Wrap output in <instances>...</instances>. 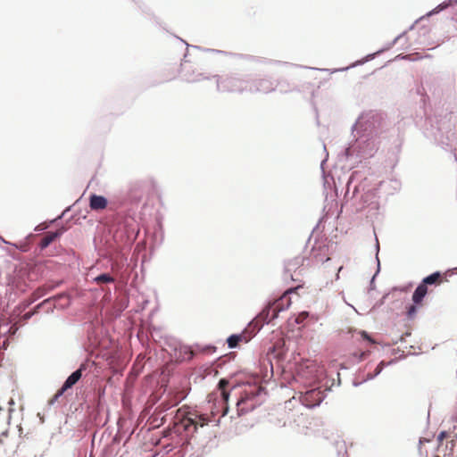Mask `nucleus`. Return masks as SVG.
<instances>
[{
	"mask_svg": "<svg viewBox=\"0 0 457 457\" xmlns=\"http://www.w3.org/2000/svg\"><path fill=\"white\" fill-rule=\"evenodd\" d=\"M446 281L447 275L445 273L441 274L440 272H434L431 275L426 277L422 280V284H425V287H427L428 285H440Z\"/></svg>",
	"mask_w": 457,
	"mask_h": 457,
	"instance_id": "obj_6",
	"label": "nucleus"
},
{
	"mask_svg": "<svg viewBox=\"0 0 457 457\" xmlns=\"http://www.w3.org/2000/svg\"><path fill=\"white\" fill-rule=\"evenodd\" d=\"M291 292V289L287 290L282 296L278 299L275 300L273 303L274 310H277L278 312L286 310L291 304L290 298L288 294Z\"/></svg>",
	"mask_w": 457,
	"mask_h": 457,
	"instance_id": "obj_5",
	"label": "nucleus"
},
{
	"mask_svg": "<svg viewBox=\"0 0 457 457\" xmlns=\"http://www.w3.org/2000/svg\"><path fill=\"white\" fill-rule=\"evenodd\" d=\"M307 317H308V313L307 312H302L296 318V322L297 323H302Z\"/></svg>",
	"mask_w": 457,
	"mask_h": 457,
	"instance_id": "obj_16",
	"label": "nucleus"
},
{
	"mask_svg": "<svg viewBox=\"0 0 457 457\" xmlns=\"http://www.w3.org/2000/svg\"><path fill=\"white\" fill-rule=\"evenodd\" d=\"M300 402L305 407L312 408L314 406V390H308L302 394L300 396Z\"/></svg>",
	"mask_w": 457,
	"mask_h": 457,
	"instance_id": "obj_10",
	"label": "nucleus"
},
{
	"mask_svg": "<svg viewBox=\"0 0 457 457\" xmlns=\"http://www.w3.org/2000/svg\"><path fill=\"white\" fill-rule=\"evenodd\" d=\"M62 234L61 230H57L55 232H47L39 243V247L41 249L46 248L52 242H54L57 237H59Z\"/></svg>",
	"mask_w": 457,
	"mask_h": 457,
	"instance_id": "obj_8",
	"label": "nucleus"
},
{
	"mask_svg": "<svg viewBox=\"0 0 457 457\" xmlns=\"http://www.w3.org/2000/svg\"><path fill=\"white\" fill-rule=\"evenodd\" d=\"M245 401V399H241L237 402V411H240V410L238 409V407L240 406L241 403H244ZM238 414L240 415V412H238Z\"/></svg>",
	"mask_w": 457,
	"mask_h": 457,
	"instance_id": "obj_21",
	"label": "nucleus"
},
{
	"mask_svg": "<svg viewBox=\"0 0 457 457\" xmlns=\"http://www.w3.org/2000/svg\"><path fill=\"white\" fill-rule=\"evenodd\" d=\"M259 86L261 87H264L266 91H270V90H272L273 87H272V84L266 80V79H262L259 81Z\"/></svg>",
	"mask_w": 457,
	"mask_h": 457,
	"instance_id": "obj_13",
	"label": "nucleus"
},
{
	"mask_svg": "<svg viewBox=\"0 0 457 457\" xmlns=\"http://www.w3.org/2000/svg\"><path fill=\"white\" fill-rule=\"evenodd\" d=\"M435 457H439V456H435Z\"/></svg>",
	"mask_w": 457,
	"mask_h": 457,
	"instance_id": "obj_23",
	"label": "nucleus"
},
{
	"mask_svg": "<svg viewBox=\"0 0 457 457\" xmlns=\"http://www.w3.org/2000/svg\"><path fill=\"white\" fill-rule=\"evenodd\" d=\"M416 311H417V308L415 305H411L409 308H408V311H407V313H408V316L409 317H413L416 313Z\"/></svg>",
	"mask_w": 457,
	"mask_h": 457,
	"instance_id": "obj_15",
	"label": "nucleus"
},
{
	"mask_svg": "<svg viewBox=\"0 0 457 457\" xmlns=\"http://www.w3.org/2000/svg\"><path fill=\"white\" fill-rule=\"evenodd\" d=\"M228 385V381L226 379H220L219 382V385H218L219 388L221 391L220 395H221L222 401H223L224 404H226V406L224 407L223 412H222V416H225L227 414L228 409L227 406V403L229 398V393L226 390V387Z\"/></svg>",
	"mask_w": 457,
	"mask_h": 457,
	"instance_id": "obj_7",
	"label": "nucleus"
},
{
	"mask_svg": "<svg viewBox=\"0 0 457 457\" xmlns=\"http://www.w3.org/2000/svg\"><path fill=\"white\" fill-rule=\"evenodd\" d=\"M403 58L411 60V61H415V60L420 59L421 57L420 56V54L418 53H415L412 54L406 55Z\"/></svg>",
	"mask_w": 457,
	"mask_h": 457,
	"instance_id": "obj_14",
	"label": "nucleus"
},
{
	"mask_svg": "<svg viewBox=\"0 0 457 457\" xmlns=\"http://www.w3.org/2000/svg\"><path fill=\"white\" fill-rule=\"evenodd\" d=\"M242 341L247 342V339L244 334L231 335L228 339V345L229 348H235Z\"/></svg>",
	"mask_w": 457,
	"mask_h": 457,
	"instance_id": "obj_11",
	"label": "nucleus"
},
{
	"mask_svg": "<svg viewBox=\"0 0 457 457\" xmlns=\"http://www.w3.org/2000/svg\"><path fill=\"white\" fill-rule=\"evenodd\" d=\"M361 336L364 337V338H367L368 340L371 341L370 338L368 337L367 333L365 331H362L361 332Z\"/></svg>",
	"mask_w": 457,
	"mask_h": 457,
	"instance_id": "obj_22",
	"label": "nucleus"
},
{
	"mask_svg": "<svg viewBox=\"0 0 457 457\" xmlns=\"http://www.w3.org/2000/svg\"><path fill=\"white\" fill-rule=\"evenodd\" d=\"M114 280H115L114 278L107 273L101 274L94 278V281L97 285L113 283Z\"/></svg>",
	"mask_w": 457,
	"mask_h": 457,
	"instance_id": "obj_12",
	"label": "nucleus"
},
{
	"mask_svg": "<svg viewBox=\"0 0 457 457\" xmlns=\"http://www.w3.org/2000/svg\"><path fill=\"white\" fill-rule=\"evenodd\" d=\"M427 293L428 287H425V284H420L412 295V301L414 302V303L420 304L422 302L424 296L427 295Z\"/></svg>",
	"mask_w": 457,
	"mask_h": 457,
	"instance_id": "obj_9",
	"label": "nucleus"
},
{
	"mask_svg": "<svg viewBox=\"0 0 457 457\" xmlns=\"http://www.w3.org/2000/svg\"><path fill=\"white\" fill-rule=\"evenodd\" d=\"M453 433L457 437V414L453 417Z\"/></svg>",
	"mask_w": 457,
	"mask_h": 457,
	"instance_id": "obj_17",
	"label": "nucleus"
},
{
	"mask_svg": "<svg viewBox=\"0 0 457 457\" xmlns=\"http://www.w3.org/2000/svg\"><path fill=\"white\" fill-rule=\"evenodd\" d=\"M32 316V312H27L23 315L24 320H29Z\"/></svg>",
	"mask_w": 457,
	"mask_h": 457,
	"instance_id": "obj_20",
	"label": "nucleus"
},
{
	"mask_svg": "<svg viewBox=\"0 0 457 457\" xmlns=\"http://www.w3.org/2000/svg\"><path fill=\"white\" fill-rule=\"evenodd\" d=\"M447 436V433L445 431H443L439 434L438 436V439L441 441L443 440L444 438H445Z\"/></svg>",
	"mask_w": 457,
	"mask_h": 457,
	"instance_id": "obj_19",
	"label": "nucleus"
},
{
	"mask_svg": "<svg viewBox=\"0 0 457 457\" xmlns=\"http://www.w3.org/2000/svg\"><path fill=\"white\" fill-rule=\"evenodd\" d=\"M383 367H384V361L379 362V364L377 366V368L375 370V375L379 374L381 372V370H383Z\"/></svg>",
	"mask_w": 457,
	"mask_h": 457,
	"instance_id": "obj_18",
	"label": "nucleus"
},
{
	"mask_svg": "<svg viewBox=\"0 0 457 457\" xmlns=\"http://www.w3.org/2000/svg\"><path fill=\"white\" fill-rule=\"evenodd\" d=\"M209 422V419L204 415L196 414V413H188L183 420V424L186 429H189L191 426L194 427L195 431L197 429V427H204L207 425Z\"/></svg>",
	"mask_w": 457,
	"mask_h": 457,
	"instance_id": "obj_2",
	"label": "nucleus"
},
{
	"mask_svg": "<svg viewBox=\"0 0 457 457\" xmlns=\"http://www.w3.org/2000/svg\"><path fill=\"white\" fill-rule=\"evenodd\" d=\"M108 201L103 195L93 194L89 197V207L92 211H102L107 207Z\"/></svg>",
	"mask_w": 457,
	"mask_h": 457,
	"instance_id": "obj_3",
	"label": "nucleus"
},
{
	"mask_svg": "<svg viewBox=\"0 0 457 457\" xmlns=\"http://www.w3.org/2000/svg\"><path fill=\"white\" fill-rule=\"evenodd\" d=\"M278 312L277 310H274L273 303H270L269 305L262 311V312L258 315L257 319L258 321H262L269 323L271 320H273L277 316Z\"/></svg>",
	"mask_w": 457,
	"mask_h": 457,
	"instance_id": "obj_4",
	"label": "nucleus"
},
{
	"mask_svg": "<svg viewBox=\"0 0 457 457\" xmlns=\"http://www.w3.org/2000/svg\"><path fill=\"white\" fill-rule=\"evenodd\" d=\"M86 369L85 364H81L80 367L72 372L65 380L63 385L60 389L57 390V392L54 394V395L49 400V403L53 404L54 402L58 401V399L68 390L71 389L75 384L79 382V380L82 377V372Z\"/></svg>",
	"mask_w": 457,
	"mask_h": 457,
	"instance_id": "obj_1",
	"label": "nucleus"
}]
</instances>
